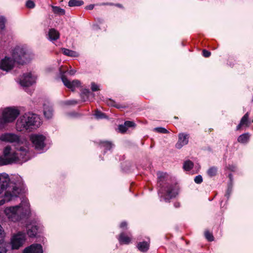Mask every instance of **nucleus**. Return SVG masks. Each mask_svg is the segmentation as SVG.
Wrapping results in <instances>:
<instances>
[{
	"label": "nucleus",
	"mask_w": 253,
	"mask_h": 253,
	"mask_svg": "<svg viewBox=\"0 0 253 253\" xmlns=\"http://www.w3.org/2000/svg\"><path fill=\"white\" fill-rule=\"evenodd\" d=\"M47 36L50 41H56L59 38V33L55 29L52 28L49 30Z\"/></svg>",
	"instance_id": "nucleus-19"
},
{
	"label": "nucleus",
	"mask_w": 253,
	"mask_h": 253,
	"mask_svg": "<svg viewBox=\"0 0 253 253\" xmlns=\"http://www.w3.org/2000/svg\"><path fill=\"white\" fill-rule=\"evenodd\" d=\"M69 116L71 117H75L77 115V113L75 112H72L68 114Z\"/></svg>",
	"instance_id": "nucleus-52"
},
{
	"label": "nucleus",
	"mask_w": 253,
	"mask_h": 253,
	"mask_svg": "<svg viewBox=\"0 0 253 253\" xmlns=\"http://www.w3.org/2000/svg\"><path fill=\"white\" fill-rule=\"evenodd\" d=\"M66 72H63L60 69L59 74L60 78L66 87L70 89L72 91H74L76 87H78L81 85V83L78 80H74L72 82L70 81L65 75Z\"/></svg>",
	"instance_id": "nucleus-10"
},
{
	"label": "nucleus",
	"mask_w": 253,
	"mask_h": 253,
	"mask_svg": "<svg viewBox=\"0 0 253 253\" xmlns=\"http://www.w3.org/2000/svg\"><path fill=\"white\" fill-rule=\"evenodd\" d=\"M166 173H158V185L159 187L158 193L160 201L169 202L170 200L174 198L178 194L176 185L170 184L165 180Z\"/></svg>",
	"instance_id": "nucleus-3"
},
{
	"label": "nucleus",
	"mask_w": 253,
	"mask_h": 253,
	"mask_svg": "<svg viewBox=\"0 0 253 253\" xmlns=\"http://www.w3.org/2000/svg\"><path fill=\"white\" fill-rule=\"evenodd\" d=\"M43 113L45 117L47 119L51 118L53 115L52 108L51 107H46L44 105L43 107Z\"/></svg>",
	"instance_id": "nucleus-26"
},
{
	"label": "nucleus",
	"mask_w": 253,
	"mask_h": 253,
	"mask_svg": "<svg viewBox=\"0 0 253 253\" xmlns=\"http://www.w3.org/2000/svg\"><path fill=\"white\" fill-rule=\"evenodd\" d=\"M84 2L82 0H70L68 2V5L70 7L80 6L83 5Z\"/></svg>",
	"instance_id": "nucleus-27"
},
{
	"label": "nucleus",
	"mask_w": 253,
	"mask_h": 253,
	"mask_svg": "<svg viewBox=\"0 0 253 253\" xmlns=\"http://www.w3.org/2000/svg\"><path fill=\"white\" fill-rule=\"evenodd\" d=\"M20 114V111L15 107L6 108L0 116V128L9 123L14 122Z\"/></svg>",
	"instance_id": "nucleus-7"
},
{
	"label": "nucleus",
	"mask_w": 253,
	"mask_h": 253,
	"mask_svg": "<svg viewBox=\"0 0 253 253\" xmlns=\"http://www.w3.org/2000/svg\"><path fill=\"white\" fill-rule=\"evenodd\" d=\"M91 89L92 91H96L100 90L99 85L94 82L91 83Z\"/></svg>",
	"instance_id": "nucleus-36"
},
{
	"label": "nucleus",
	"mask_w": 253,
	"mask_h": 253,
	"mask_svg": "<svg viewBox=\"0 0 253 253\" xmlns=\"http://www.w3.org/2000/svg\"><path fill=\"white\" fill-rule=\"evenodd\" d=\"M4 233L1 226L0 225V244L4 240Z\"/></svg>",
	"instance_id": "nucleus-38"
},
{
	"label": "nucleus",
	"mask_w": 253,
	"mask_h": 253,
	"mask_svg": "<svg viewBox=\"0 0 253 253\" xmlns=\"http://www.w3.org/2000/svg\"><path fill=\"white\" fill-rule=\"evenodd\" d=\"M93 27L94 29H97L98 27V26L97 25H94Z\"/></svg>",
	"instance_id": "nucleus-57"
},
{
	"label": "nucleus",
	"mask_w": 253,
	"mask_h": 253,
	"mask_svg": "<svg viewBox=\"0 0 253 253\" xmlns=\"http://www.w3.org/2000/svg\"><path fill=\"white\" fill-rule=\"evenodd\" d=\"M154 130L161 133L166 134L169 132V131L164 127H158L154 128Z\"/></svg>",
	"instance_id": "nucleus-33"
},
{
	"label": "nucleus",
	"mask_w": 253,
	"mask_h": 253,
	"mask_svg": "<svg viewBox=\"0 0 253 253\" xmlns=\"http://www.w3.org/2000/svg\"><path fill=\"white\" fill-rule=\"evenodd\" d=\"M232 187H233L232 184H228L227 191L225 194V196L227 198V199H229L230 194L232 193Z\"/></svg>",
	"instance_id": "nucleus-32"
},
{
	"label": "nucleus",
	"mask_w": 253,
	"mask_h": 253,
	"mask_svg": "<svg viewBox=\"0 0 253 253\" xmlns=\"http://www.w3.org/2000/svg\"><path fill=\"white\" fill-rule=\"evenodd\" d=\"M249 113H246L244 116L242 118L239 124L236 127V130H239L241 127L245 125L247 126H249Z\"/></svg>",
	"instance_id": "nucleus-18"
},
{
	"label": "nucleus",
	"mask_w": 253,
	"mask_h": 253,
	"mask_svg": "<svg viewBox=\"0 0 253 253\" xmlns=\"http://www.w3.org/2000/svg\"><path fill=\"white\" fill-rule=\"evenodd\" d=\"M76 73V71L75 70L72 69L68 71V73L72 76L74 75Z\"/></svg>",
	"instance_id": "nucleus-51"
},
{
	"label": "nucleus",
	"mask_w": 253,
	"mask_h": 253,
	"mask_svg": "<svg viewBox=\"0 0 253 253\" xmlns=\"http://www.w3.org/2000/svg\"><path fill=\"white\" fill-rule=\"evenodd\" d=\"M26 239V235L24 232H18L17 234L13 235L10 241L12 249H18L23 245Z\"/></svg>",
	"instance_id": "nucleus-9"
},
{
	"label": "nucleus",
	"mask_w": 253,
	"mask_h": 253,
	"mask_svg": "<svg viewBox=\"0 0 253 253\" xmlns=\"http://www.w3.org/2000/svg\"><path fill=\"white\" fill-rule=\"evenodd\" d=\"M119 241L121 244H128L130 242V239L122 232L120 235Z\"/></svg>",
	"instance_id": "nucleus-25"
},
{
	"label": "nucleus",
	"mask_w": 253,
	"mask_h": 253,
	"mask_svg": "<svg viewBox=\"0 0 253 253\" xmlns=\"http://www.w3.org/2000/svg\"><path fill=\"white\" fill-rule=\"evenodd\" d=\"M137 248L141 252H146L149 249V243L146 241L140 242L137 244Z\"/></svg>",
	"instance_id": "nucleus-20"
},
{
	"label": "nucleus",
	"mask_w": 253,
	"mask_h": 253,
	"mask_svg": "<svg viewBox=\"0 0 253 253\" xmlns=\"http://www.w3.org/2000/svg\"><path fill=\"white\" fill-rule=\"evenodd\" d=\"M99 145L101 148H104L105 149L104 154L107 151L110 150L114 146L113 144L111 142L108 141H101Z\"/></svg>",
	"instance_id": "nucleus-21"
},
{
	"label": "nucleus",
	"mask_w": 253,
	"mask_h": 253,
	"mask_svg": "<svg viewBox=\"0 0 253 253\" xmlns=\"http://www.w3.org/2000/svg\"><path fill=\"white\" fill-rule=\"evenodd\" d=\"M26 228L27 235L31 238L35 237L39 230V226L35 224H29Z\"/></svg>",
	"instance_id": "nucleus-16"
},
{
	"label": "nucleus",
	"mask_w": 253,
	"mask_h": 253,
	"mask_svg": "<svg viewBox=\"0 0 253 253\" xmlns=\"http://www.w3.org/2000/svg\"><path fill=\"white\" fill-rule=\"evenodd\" d=\"M94 115L96 118L97 119H103L105 118V114L98 110L96 111Z\"/></svg>",
	"instance_id": "nucleus-34"
},
{
	"label": "nucleus",
	"mask_w": 253,
	"mask_h": 253,
	"mask_svg": "<svg viewBox=\"0 0 253 253\" xmlns=\"http://www.w3.org/2000/svg\"><path fill=\"white\" fill-rule=\"evenodd\" d=\"M250 135L249 133H245L240 135L238 138V141L241 143H247L249 140Z\"/></svg>",
	"instance_id": "nucleus-23"
},
{
	"label": "nucleus",
	"mask_w": 253,
	"mask_h": 253,
	"mask_svg": "<svg viewBox=\"0 0 253 253\" xmlns=\"http://www.w3.org/2000/svg\"><path fill=\"white\" fill-rule=\"evenodd\" d=\"M94 5L91 4L88 5H87L85 8V9H87V10H92L94 8Z\"/></svg>",
	"instance_id": "nucleus-47"
},
{
	"label": "nucleus",
	"mask_w": 253,
	"mask_h": 253,
	"mask_svg": "<svg viewBox=\"0 0 253 253\" xmlns=\"http://www.w3.org/2000/svg\"><path fill=\"white\" fill-rule=\"evenodd\" d=\"M194 181L197 184H200L203 181V178L201 175H197L194 178Z\"/></svg>",
	"instance_id": "nucleus-39"
},
{
	"label": "nucleus",
	"mask_w": 253,
	"mask_h": 253,
	"mask_svg": "<svg viewBox=\"0 0 253 253\" xmlns=\"http://www.w3.org/2000/svg\"><path fill=\"white\" fill-rule=\"evenodd\" d=\"M14 61L12 58L8 57L5 58L0 62V69L6 72L11 70L14 65Z\"/></svg>",
	"instance_id": "nucleus-12"
},
{
	"label": "nucleus",
	"mask_w": 253,
	"mask_h": 253,
	"mask_svg": "<svg viewBox=\"0 0 253 253\" xmlns=\"http://www.w3.org/2000/svg\"><path fill=\"white\" fill-rule=\"evenodd\" d=\"M217 168L215 167H212L209 169L207 171L208 175L210 177L215 176L217 173Z\"/></svg>",
	"instance_id": "nucleus-30"
},
{
	"label": "nucleus",
	"mask_w": 253,
	"mask_h": 253,
	"mask_svg": "<svg viewBox=\"0 0 253 253\" xmlns=\"http://www.w3.org/2000/svg\"><path fill=\"white\" fill-rule=\"evenodd\" d=\"M3 153V156L2 157L6 159H9L13 156H17V162L12 163L22 164L30 159L28 147L26 146H18L16 148V150L14 152L11 151L10 146H7L4 148Z\"/></svg>",
	"instance_id": "nucleus-5"
},
{
	"label": "nucleus",
	"mask_w": 253,
	"mask_h": 253,
	"mask_svg": "<svg viewBox=\"0 0 253 253\" xmlns=\"http://www.w3.org/2000/svg\"><path fill=\"white\" fill-rule=\"evenodd\" d=\"M252 122H253V121H252Z\"/></svg>",
	"instance_id": "nucleus-59"
},
{
	"label": "nucleus",
	"mask_w": 253,
	"mask_h": 253,
	"mask_svg": "<svg viewBox=\"0 0 253 253\" xmlns=\"http://www.w3.org/2000/svg\"><path fill=\"white\" fill-rule=\"evenodd\" d=\"M52 9L53 12L55 14L60 15H63L65 14V10L64 9L60 8L59 6H52Z\"/></svg>",
	"instance_id": "nucleus-29"
},
{
	"label": "nucleus",
	"mask_w": 253,
	"mask_h": 253,
	"mask_svg": "<svg viewBox=\"0 0 253 253\" xmlns=\"http://www.w3.org/2000/svg\"><path fill=\"white\" fill-rule=\"evenodd\" d=\"M119 129L121 132L124 133L126 131L127 127H126V126L125 125V126L120 125L119 126Z\"/></svg>",
	"instance_id": "nucleus-43"
},
{
	"label": "nucleus",
	"mask_w": 253,
	"mask_h": 253,
	"mask_svg": "<svg viewBox=\"0 0 253 253\" xmlns=\"http://www.w3.org/2000/svg\"><path fill=\"white\" fill-rule=\"evenodd\" d=\"M23 253H43L42 247L40 244H33L26 248Z\"/></svg>",
	"instance_id": "nucleus-15"
},
{
	"label": "nucleus",
	"mask_w": 253,
	"mask_h": 253,
	"mask_svg": "<svg viewBox=\"0 0 253 253\" xmlns=\"http://www.w3.org/2000/svg\"><path fill=\"white\" fill-rule=\"evenodd\" d=\"M5 202H7L3 199H1L0 200V206L3 205Z\"/></svg>",
	"instance_id": "nucleus-53"
},
{
	"label": "nucleus",
	"mask_w": 253,
	"mask_h": 253,
	"mask_svg": "<svg viewBox=\"0 0 253 253\" xmlns=\"http://www.w3.org/2000/svg\"><path fill=\"white\" fill-rule=\"evenodd\" d=\"M25 192V185L22 178L17 176L10 178L5 173H0V195L7 202L19 197Z\"/></svg>",
	"instance_id": "nucleus-1"
},
{
	"label": "nucleus",
	"mask_w": 253,
	"mask_h": 253,
	"mask_svg": "<svg viewBox=\"0 0 253 253\" xmlns=\"http://www.w3.org/2000/svg\"><path fill=\"white\" fill-rule=\"evenodd\" d=\"M205 238L210 242L213 241L214 240V237L210 232L209 231H206L205 232Z\"/></svg>",
	"instance_id": "nucleus-31"
},
{
	"label": "nucleus",
	"mask_w": 253,
	"mask_h": 253,
	"mask_svg": "<svg viewBox=\"0 0 253 253\" xmlns=\"http://www.w3.org/2000/svg\"><path fill=\"white\" fill-rule=\"evenodd\" d=\"M107 103L109 105L114 106V107H115V106L117 104L114 101H113V100H111V99H110L108 101V102H107Z\"/></svg>",
	"instance_id": "nucleus-46"
},
{
	"label": "nucleus",
	"mask_w": 253,
	"mask_h": 253,
	"mask_svg": "<svg viewBox=\"0 0 253 253\" xmlns=\"http://www.w3.org/2000/svg\"><path fill=\"white\" fill-rule=\"evenodd\" d=\"M227 169L232 171H236L237 168L235 166L233 165H229V166L227 167Z\"/></svg>",
	"instance_id": "nucleus-45"
},
{
	"label": "nucleus",
	"mask_w": 253,
	"mask_h": 253,
	"mask_svg": "<svg viewBox=\"0 0 253 253\" xmlns=\"http://www.w3.org/2000/svg\"><path fill=\"white\" fill-rule=\"evenodd\" d=\"M45 139L46 138L43 135L40 134H33L30 136V140L32 142L33 146L40 153L44 152Z\"/></svg>",
	"instance_id": "nucleus-8"
},
{
	"label": "nucleus",
	"mask_w": 253,
	"mask_h": 253,
	"mask_svg": "<svg viewBox=\"0 0 253 253\" xmlns=\"http://www.w3.org/2000/svg\"><path fill=\"white\" fill-rule=\"evenodd\" d=\"M36 78L31 73H25L23 75L20 79L19 83L21 86L28 87L32 85L35 83Z\"/></svg>",
	"instance_id": "nucleus-11"
},
{
	"label": "nucleus",
	"mask_w": 253,
	"mask_h": 253,
	"mask_svg": "<svg viewBox=\"0 0 253 253\" xmlns=\"http://www.w3.org/2000/svg\"><path fill=\"white\" fill-rule=\"evenodd\" d=\"M116 6L122 8L123 6L121 4L118 3L116 4Z\"/></svg>",
	"instance_id": "nucleus-55"
},
{
	"label": "nucleus",
	"mask_w": 253,
	"mask_h": 253,
	"mask_svg": "<svg viewBox=\"0 0 253 253\" xmlns=\"http://www.w3.org/2000/svg\"><path fill=\"white\" fill-rule=\"evenodd\" d=\"M98 20L100 23H102L103 22V20L102 19H99Z\"/></svg>",
	"instance_id": "nucleus-56"
},
{
	"label": "nucleus",
	"mask_w": 253,
	"mask_h": 253,
	"mask_svg": "<svg viewBox=\"0 0 253 253\" xmlns=\"http://www.w3.org/2000/svg\"><path fill=\"white\" fill-rule=\"evenodd\" d=\"M5 18L2 16H0V28L3 30L5 28Z\"/></svg>",
	"instance_id": "nucleus-35"
},
{
	"label": "nucleus",
	"mask_w": 253,
	"mask_h": 253,
	"mask_svg": "<svg viewBox=\"0 0 253 253\" xmlns=\"http://www.w3.org/2000/svg\"><path fill=\"white\" fill-rule=\"evenodd\" d=\"M174 207L175 208H178L180 207V203H174Z\"/></svg>",
	"instance_id": "nucleus-54"
},
{
	"label": "nucleus",
	"mask_w": 253,
	"mask_h": 253,
	"mask_svg": "<svg viewBox=\"0 0 253 253\" xmlns=\"http://www.w3.org/2000/svg\"><path fill=\"white\" fill-rule=\"evenodd\" d=\"M78 102L75 100H67L64 102V104L66 105H75Z\"/></svg>",
	"instance_id": "nucleus-41"
},
{
	"label": "nucleus",
	"mask_w": 253,
	"mask_h": 253,
	"mask_svg": "<svg viewBox=\"0 0 253 253\" xmlns=\"http://www.w3.org/2000/svg\"><path fill=\"white\" fill-rule=\"evenodd\" d=\"M41 124L40 117L34 113L28 112L21 115L17 119L16 128L19 131H31L39 127Z\"/></svg>",
	"instance_id": "nucleus-4"
},
{
	"label": "nucleus",
	"mask_w": 253,
	"mask_h": 253,
	"mask_svg": "<svg viewBox=\"0 0 253 253\" xmlns=\"http://www.w3.org/2000/svg\"><path fill=\"white\" fill-rule=\"evenodd\" d=\"M12 57L15 62L24 64L29 62L33 58V54L26 47L18 45L13 49Z\"/></svg>",
	"instance_id": "nucleus-6"
},
{
	"label": "nucleus",
	"mask_w": 253,
	"mask_h": 253,
	"mask_svg": "<svg viewBox=\"0 0 253 253\" xmlns=\"http://www.w3.org/2000/svg\"><path fill=\"white\" fill-rule=\"evenodd\" d=\"M194 166V163L190 160H187L184 162L183 166V169L186 171L190 170Z\"/></svg>",
	"instance_id": "nucleus-28"
},
{
	"label": "nucleus",
	"mask_w": 253,
	"mask_h": 253,
	"mask_svg": "<svg viewBox=\"0 0 253 253\" xmlns=\"http://www.w3.org/2000/svg\"><path fill=\"white\" fill-rule=\"evenodd\" d=\"M125 125L126 127H130L134 126L135 124L133 122L127 121L125 122Z\"/></svg>",
	"instance_id": "nucleus-42"
},
{
	"label": "nucleus",
	"mask_w": 253,
	"mask_h": 253,
	"mask_svg": "<svg viewBox=\"0 0 253 253\" xmlns=\"http://www.w3.org/2000/svg\"><path fill=\"white\" fill-rule=\"evenodd\" d=\"M81 95L83 101L84 102L86 101V99L84 98V96L86 97V99L89 98L90 96L93 98L94 94L91 92L89 89L84 88L83 90Z\"/></svg>",
	"instance_id": "nucleus-22"
},
{
	"label": "nucleus",
	"mask_w": 253,
	"mask_h": 253,
	"mask_svg": "<svg viewBox=\"0 0 253 253\" xmlns=\"http://www.w3.org/2000/svg\"><path fill=\"white\" fill-rule=\"evenodd\" d=\"M26 5L29 8H33L35 6V4L33 1L28 0L26 2Z\"/></svg>",
	"instance_id": "nucleus-37"
},
{
	"label": "nucleus",
	"mask_w": 253,
	"mask_h": 253,
	"mask_svg": "<svg viewBox=\"0 0 253 253\" xmlns=\"http://www.w3.org/2000/svg\"><path fill=\"white\" fill-rule=\"evenodd\" d=\"M4 213L7 218L13 222L27 218L30 214V204L26 199H23L20 205L7 207Z\"/></svg>",
	"instance_id": "nucleus-2"
},
{
	"label": "nucleus",
	"mask_w": 253,
	"mask_h": 253,
	"mask_svg": "<svg viewBox=\"0 0 253 253\" xmlns=\"http://www.w3.org/2000/svg\"><path fill=\"white\" fill-rule=\"evenodd\" d=\"M211 52L207 50L206 49H204L203 50V55L205 57H209L211 55Z\"/></svg>",
	"instance_id": "nucleus-44"
},
{
	"label": "nucleus",
	"mask_w": 253,
	"mask_h": 253,
	"mask_svg": "<svg viewBox=\"0 0 253 253\" xmlns=\"http://www.w3.org/2000/svg\"><path fill=\"white\" fill-rule=\"evenodd\" d=\"M127 226V223L126 221H123L120 224V228H126Z\"/></svg>",
	"instance_id": "nucleus-48"
},
{
	"label": "nucleus",
	"mask_w": 253,
	"mask_h": 253,
	"mask_svg": "<svg viewBox=\"0 0 253 253\" xmlns=\"http://www.w3.org/2000/svg\"><path fill=\"white\" fill-rule=\"evenodd\" d=\"M115 107L118 108V109H120V108H125V106L117 103Z\"/></svg>",
	"instance_id": "nucleus-49"
},
{
	"label": "nucleus",
	"mask_w": 253,
	"mask_h": 253,
	"mask_svg": "<svg viewBox=\"0 0 253 253\" xmlns=\"http://www.w3.org/2000/svg\"><path fill=\"white\" fill-rule=\"evenodd\" d=\"M0 140L5 142L18 143L19 137L13 133H5L0 135Z\"/></svg>",
	"instance_id": "nucleus-14"
},
{
	"label": "nucleus",
	"mask_w": 253,
	"mask_h": 253,
	"mask_svg": "<svg viewBox=\"0 0 253 253\" xmlns=\"http://www.w3.org/2000/svg\"><path fill=\"white\" fill-rule=\"evenodd\" d=\"M62 52L63 54L65 55L70 56V57H78L79 56V53L77 52L76 51L67 49L65 48H63L62 49Z\"/></svg>",
	"instance_id": "nucleus-24"
},
{
	"label": "nucleus",
	"mask_w": 253,
	"mask_h": 253,
	"mask_svg": "<svg viewBox=\"0 0 253 253\" xmlns=\"http://www.w3.org/2000/svg\"><path fill=\"white\" fill-rule=\"evenodd\" d=\"M7 251L6 245L5 244H0V253H6Z\"/></svg>",
	"instance_id": "nucleus-40"
},
{
	"label": "nucleus",
	"mask_w": 253,
	"mask_h": 253,
	"mask_svg": "<svg viewBox=\"0 0 253 253\" xmlns=\"http://www.w3.org/2000/svg\"><path fill=\"white\" fill-rule=\"evenodd\" d=\"M228 177L230 179V183L229 184H232V181H233V175L231 173L229 174Z\"/></svg>",
	"instance_id": "nucleus-50"
},
{
	"label": "nucleus",
	"mask_w": 253,
	"mask_h": 253,
	"mask_svg": "<svg viewBox=\"0 0 253 253\" xmlns=\"http://www.w3.org/2000/svg\"><path fill=\"white\" fill-rule=\"evenodd\" d=\"M106 4L112 5L113 4L110 3H106Z\"/></svg>",
	"instance_id": "nucleus-58"
},
{
	"label": "nucleus",
	"mask_w": 253,
	"mask_h": 253,
	"mask_svg": "<svg viewBox=\"0 0 253 253\" xmlns=\"http://www.w3.org/2000/svg\"><path fill=\"white\" fill-rule=\"evenodd\" d=\"M18 157L16 156H13L9 159H6L0 156V166L12 164L13 162H17Z\"/></svg>",
	"instance_id": "nucleus-17"
},
{
	"label": "nucleus",
	"mask_w": 253,
	"mask_h": 253,
	"mask_svg": "<svg viewBox=\"0 0 253 253\" xmlns=\"http://www.w3.org/2000/svg\"><path fill=\"white\" fill-rule=\"evenodd\" d=\"M178 141L175 144V147L179 149L188 144L189 134L185 133H180L178 134Z\"/></svg>",
	"instance_id": "nucleus-13"
}]
</instances>
